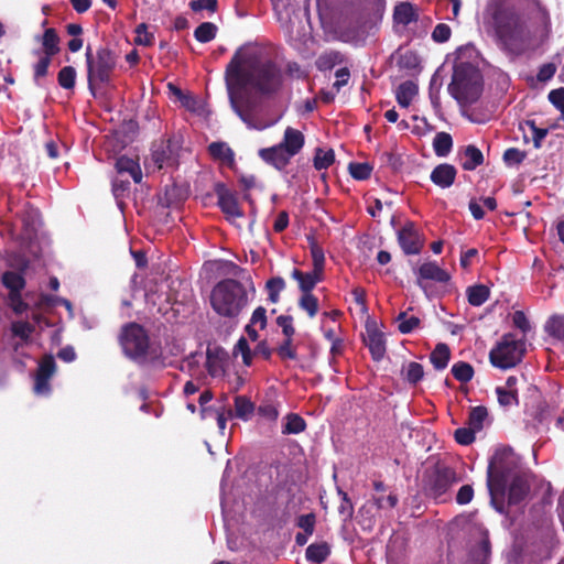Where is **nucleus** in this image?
<instances>
[{
    "mask_svg": "<svg viewBox=\"0 0 564 564\" xmlns=\"http://www.w3.org/2000/svg\"><path fill=\"white\" fill-rule=\"evenodd\" d=\"M349 174L357 181H366L370 178L372 166L368 163L351 162L348 165Z\"/></svg>",
    "mask_w": 564,
    "mask_h": 564,
    "instance_id": "8fccbe9b",
    "label": "nucleus"
},
{
    "mask_svg": "<svg viewBox=\"0 0 564 564\" xmlns=\"http://www.w3.org/2000/svg\"><path fill=\"white\" fill-rule=\"evenodd\" d=\"M29 265L30 261L25 257H19L14 265L17 270H8L2 273L1 283L9 291L8 294L22 293L26 285L24 274Z\"/></svg>",
    "mask_w": 564,
    "mask_h": 564,
    "instance_id": "ddd939ff",
    "label": "nucleus"
},
{
    "mask_svg": "<svg viewBox=\"0 0 564 564\" xmlns=\"http://www.w3.org/2000/svg\"><path fill=\"white\" fill-rule=\"evenodd\" d=\"M508 490V503L518 505L522 502L530 491V485L522 476L513 477Z\"/></svg>",
    "mask_w": 564,
    "mask_h": 564,
    "instance_id": "5701e85b",
    "label": "nucleus"
},
{
    "mask_svg": "<svg viewBox=\"0 0 564 564\" xmlns=\"http://www.w3.org/2000/svg\"><path fill=\"white\" fill-rule=\"evenodd\" d=\"M265 289L268 300L275 304L280 301V293L285 289V281L281 276H273L267 281Z\"/></svg>",
    "mask_w": 564,
    "mask_h": 564,
    "instance_id": "a18cd8bd",
    "label": "nucleus"
},
{
    "mask_svg": "<svg viewBox=\"0 0 564 564\" xmlns=\"http://www.w3.org/2000/svg\"><path fill=\"white\" fill-rule=\"evenodd\" d=\"M344 62V56L337 51L325 52L321 54L315 64L318 70L326 72L334 68L336 65Z\"/></svg>",
    "mask_w": 564,
    "mask_h": 564,
    "instance_id": "f704fd0d",
    "label": "nucleus"
},
{
    "mask_svg": "<svg viewBox=\"0 0 564 564\" xmlns=\"http://www.w3.org/2000/svg\"><path fill=\"white\" fill-rule=\"evenodd\" d=\"M366 333L367 337L365 338V343L369 348L371 358L375 361H380L383 359L387 351L384 334L378 329L375 322H368L366 324Z\"/></svg>",
    "mask_w": 564,
    "mask_h": 564,
    "instance_id": "dca6fc26",
    "label": "nucleus"
},
{
    "mask_svg": "<svg viewBox=\"0 0 564 564\" xmlns=\"http://www.w3.org/2000/svg\"><path fill=\"white\" fill-rule=\"evenodd\" d=\"M403 379L411 386H416L424 377V368L416 361L409 362L402 369Z\"/></svg>",
    "mask_w": 564,
    "mask_h": 564,
    "instance_id": "58836bf2",
    "label": "nucleus"
},
{
    "mask_svg": "<svg viewBox=\"0 0 564 564\" xmlns=\"http://www.w3.org/2000/svg\"><path fill=\"white\" fill-rule=\"evenodd\" d=\"M451 359V349L447 344L438 343L430 354V361L435 370H444Z\"/></svg>",
    "mask_w": 564,
    "mask_h": 564,
    "instance_id": "c756f323",
    "label": "nucleus"
},
{
    "mask_svg": "<svg viewBox=\"0 0 564 564\" xmlns=\"http://www.w3.org/2000/svg\"><path fill=\"white\" fill-rule=\"evenodd\" d=\"M518 458L509 448L496 451L487 468V487H494L498 494L507 488L508 481L517 474Z\"/></svg>",
    "mask_w": 564,
    "mask_h": 564,
    "instance_id": "6e6552de",
    "label": "nucleus"
},
{
    "mask_svg": "<svg viewBox=\"0 0 564 564\" xmlns=\"http://www.w3.org/2000/svg\"><path fill=\"white\" fill-rule=\"evenodd\" d=\"M419 20V14L415 7L409 2H400L394 7L393 21L398 24L409 25Z\"/></svg>",
    "mask_w": 564,
    "mask_h": 564,
    "instance_id": "393cba45",
    "label": "nucleus"
},
{
    "mask_svg": "<svg viewBox=\"0 0 564 564\" xmlns=\"http://www.w3.org/2000/svg\"><path fill=\"white\" fill-rule=\"evenodd\" d=\"M34 329V326L29 322L17 321L11 324L12 335L19 337L24 343L30 340Z\"/></svg>",
    "mask_w": 564,
    "mask_h": 564,
    "instance_id": "09e8293b",
    "label": "nucleus"
},
{
    "mask_svg": "<svg viewBox=\"0 0 564 564\" xmlns=\"http://www.w3.org/2000/svg\"><path fill=\"white\" fill-rule=\"evenodd\" d=\"M59 41V36L54 28L46 29L41 37L42 54L51 57L58 54L61 51Z\"/></svg>",
    "mask_w": 564,
    "mask_h": 564,
    "instance_id": "7c9ffc66",
    "label": "nucleus"
},
{
    "mask_svg": "<svg viewBox=\"0 0 564 564\" xmlns=\"http://www.w3.org/2000/svg\"><path fill=\"white\" fill-rule=\"evenodd\" d=\"M452 34L451 28L445 23H438L432 32V39L436 43H445Z\"/></svg>",
    "mask_w": 564,
    "mask_h": 564,
    "instance_id": "338daca9",
    "label": "nucleus"
},
{
    "mask_svg": "<svg viewBox=\"0 0 564 564\" xmlns=\"http://www.w3.org/2000/svg\"><path fill=\"white\" fill-rule=\"evenodd\" d=\"M8 305L17 315H21L29 310V304L22 299V293L8 294Z\"/></svg>",
    "mask_w": 564,
    "mask_h": 564,
    "instance_id": "6e6d98bb",
    "label": "nucleus"
},
{
    "mask_svg": "<svg viewBox=\"0 0 564 564\" xmlns=\"http://www.w3.org/2000/svg\"><path fill=\"white\" fill-rule=\"evenodd\" d=\"M214 192L217 196V205L226 215L227 219L243 217V212L239 206L237 194L230 191L225 183H216Z\"/></svg>",
    "mask_w": 564,
    "mask_h": 564,
    "instance_id": "f8f14e48",
    "label": "nucleus"
},
{
    "mask_svg": "<svg viewBox=\"0 0 564 564\" xmlns=\"http://www.w3.org/2000/svg\"><path fill=\"white\" fill-rule=\"evenodd\" d=\"M453 148V139L447 132H437L433 140V150L438 158L446 156Z\"/></svg>",
    "mask_w": 564,
    "mask_h": 564,
    "instance_id": "c9c22d12",
    "label": "nucleus"
},
{
    "mask_svg": "<svg viewBox=\"0 0 564 564\" xmlns=\"http://www.w3.org/2000/svg\"><path fill=\"white\" fill-rule=\"evenodd\" d=\"M476 432L477 431H475L470 426L459 427L455 431L454 438L458 444L467 446V445H470L475 441Z\"/></svg>",
    "mask_w": 564,
    "mask_h": 564,
    "instance_id": "13d9d810",
    "label": "nucleus"
},
{
    "mask_svg": "<svg viewBox=\"0 0 564 564\" xmlns=\"http://www.w3.org/2000/svg\"><path fill=\"white\" fill-rule=\"evenodd\" d=\"M525 159V153L517 148H509L503 153V161L507 165H518Z\"/></svg>",
    "mask_w": 564,
    "mask_h": 564,
    "instance_id": "e2e57ef3",
    "label": "nucleus"
},
{
    "mask_svg": "<svg viewBox=\"0 0 564 564\" xmlns=\"http://www.w3.org/2000/svg\"><path fill=\"white\" fill-rule=\"evenodd\" d=\"M217 26L212 22L200 23L194 31V37L200 43H208L216 37Z\"/></svg>",
    "mask_w": 564,
    "mask_h": 564,
    "instance_id": "49530a36",
    "label": "nucleus"
},
{
    "mask_svg": "<svg viewBox=\"0 0 564 564\" xmlns=\"http://www.w3.org/2000/svg\"><path fill=\"white\" fill-rule=\"evenodd\" d=\"M135 33V44L143 46H150L153 44L154 35L148 32V25L145 23H140L139 25H137Z\"/></svg>",
    "mask_w": 564,
    "mask_h": 564,
    "instance_id": "4d7b16f0",
    "label": "nucleus"
},
{
    "mask_svg": "<svg viewBox=\"0 0 564 564\" xmlns=\"http://www.w3.org/2000/svg\"><path fill=\"white\" fill-rule=\"evenodd\" d=\"M258 154L265 163L274 166L279 171L283 170L292 159L280 143L270 148L260 149Z\"/></svg>",
    "mask_w": 564,
    "mask_h": 564,
    "instance_id": "f3484780",
    "label": "nucleus"
},
{
    "mask_svg": "<svg viewBox=\"0 0 564 564\" xmlns=\"http://www.w3.org/2000/svg\"><path fill=\"white\" fill-rule=\"evenodd\" d=\"M88 89L95 96L96 86L108 84L117 65L116 53L108 46H99L96 51L87 45L85 52Z\"/></svg>",
    "mask_w": 564,
    "mask_h": 564,
    "instance_id": "423d86ee",
    "label": "nucleus"
},
{
    "mask_svg": "<svg viewBox=\"0 0 564 564\" xmlns=\"http://www.w3.org/2000/svg\"><path fill=\"white\" fill-rule=\"evenodd\" d=\"M116 169L119 174L128 173L134 183L142 181V171L139 163L128 156H120L116 161Z\"/></svg>",
    "mask_w": 564,
    "mask_h": 564,
    "instance_id": "bb28decb",
    "label": "nucleus"
},
{
    "mask_svg": "<svg viewBox=\"0 0 564 564\" xmlns=\"http://www.w3.org/2000/svg\"><path fill=\"white\" fill-rule=\"evenodd\" d=\"M491 553V544L489 536L486 533L480 542L470 551V557L475 564H488V558Z\"/></svg>",
    "mask_w": 564,
    "mask_h": 564,
    "instance_id": "72a5a7b5",
    "label": "nucleus"
},
{
    "mask_svg": "<svg viewBox=\"0 0 564 564\" xmlns=\"http://www.w3.org/2000/svg\"><path fill=\"white\" fill-rule=\"evenodd\" d=\"M226 72L235 77L238 87H250L264 98L275 96L283 86V74L278 64L271 59H262L258 54L240 57L239 52H236Z\"/></svg>",
    "mask_w": 564,
    "mask_h": 564,
    "instance_id": "f257e3e1",
    "label": "nucleus"
},
{
    "mask_svg": "<svg viewBox=\"0 0 564 564\" xmlns=\"http://www.w3.org/2000/svg\"><path fill=\"white\" fill-rule=\"evenodd\" d=\"M466 295L471 306H480L488 301L490 289L485 284L470 285L466 290Z\"/></svg>",
    "mask_w": 564,
    "mask_h": 564,
    "instance_id": "473e14b6",
    "label": "nucleus"
},
{
    "mask_svg": "<svg viewBox=\"0 0 564 564\" xmlns=\"http://www.w3.org/2000/svg\"><path fill=\"white\" fill-rule=\"evenodd\" d=\"M397 238L402 251L408 256L419 254L423 249L424 240L412 221L405 223V225L398 231Z\"/></svg>",
    "mask_w": 564,
    "mask_h": 564,
    "instance_id": "4468645a",
    "label": "nucleus"
},
{
    "mask_svg": "<svg viewBox=\"0 0 564 564\" xmlns=\"http://www.w3.org/2000/svg\"><path fill=\"white\" fill-rule=\"evenodd\" d=\"M188 6L194 12L207 10L210 13H214L218 9V1L217 0H192Z\"/></svg>",
    "mask_w": 564,
    "mask_h": 564,
    "instance_id": "69168bd1",
    "label": "nucleus"
},
{
    "mask_svg": "<svg viewBox=\"0 0 564 564\" xmlns=\"http://www.w3.org/2000/svg\"><path fill=\"white\" fill-rule=\"evenodd\" d=\"M456 174L457 170L454 165L442 163L433 169L430 178L436 186L448 188L454 184Z\"/></svg>",
    "mask_w": 564,
    "mask_h": 564,
    "instance_id": "aec40b11",
    "label": "nucleus"
},
{
    "mask_svg": "<svg viewBox=\"0 0 564 564\" xmlns=\"http://www.w3.org/2000/svg\"><path fill=\"white\" fill-rule=\"evenodd\" d=\"M457 481L458 478L455 469L444 465H436L432 471L425 475L424 490L429 496L438 499Z\"/></svg>",
    "mask_w": 564,
    "mask_h": 564,
    "instance_id": "9d476101",
    "label": "nucleus"
},
{
    "mask_svg": "<svg viewBox=\"0 0 564 564\" xmlns=\"http://www.w3.org/2000/svg\"><path fill=\"white\" fill-rule=\"evenodd\" d=\"M417 85L412 80L401 83L397 89L395 98L402 108H408L413 98L417 95Z\"/></svg>",
    "mask_w": 564,
    "mask_h": 564,
    "instance_id": "c85d7f7f",
    "label": "nucleus"
},
{
    "mask_svg": "<svg viewBox=\"0 0 564 564\" xmlns=\"http://www.w3.org/2000/svg\"><path fill=\"white\" fill-rule=\"evenodd\" d=\"M56 362L52 355H45L39 362L34 378V392L41 395H47L51 392L50 380L55 373Z\"/></svg>",
    "mask_w": 564,
    "mask_h": 564,
    "instance_id": "2eb2a0df",
    "label": "nucleus"
},
{
    "mask_svg": "<svg viewBox=\"0 0 564 564\" xmlns=\"http://www.w3.org/2000/svg\"><path fill=\"white\" fill-rule=\"evenodd\" d=\"M474 373L475 371L473 366L466 361H458L452 367L453 377L462 383L469 382L473 379Z\"/></svg>",
    "mask_w": 564,
    "mask_h": 564,
    "instance_id": "c03bdc74",
    "label": "nucleus"
},
{
    "mask_svg": "<svg viewBox=\"0 0 564 564\" xmlns=\"http://www.w3.org/2000/svg\"><path fill=\"white\" fill-rule=\"evenodd\" d=\"M496 393L499 404L503 408L519 404L518 391L505 390L502 387H497Z\"/></svg>",
    "mask_w": 564,
    "mask_h": 564,
    "instance_id": "603ef678",
    "label": "nucleus"
},
{
    "mask_svg": "<svg viewBox=\"0 0 564 564\" xmlns=\"http://www.w3.org/2000/svg\"><path fill=\"white\" fill-rule=\"evenodd\" d=\"M306 429L305 420L296 413H289L285 416V424L282 429V434H299Z\"/></svg>",
    "mask_w": 564,
    "mask_h": 564,
    "instance_id": "ea45409f",
    "label": "nucleus"
},
{
    "mask_svg": "<svg viewBox=\"0 0 564 564\" xmlns=\"http://www.w3.org/2000/svg\"><path fill=\"white\" fill-rule=\"evenodd\" d=\"M225 77L228 97L234 112L249 129L263 130L267 128L265 124L261 123L256 118V112L260 107L259 98L249 94L246 90L247 87H238L235 84V77L229 76L227 72Z\"/></svg>",
    "mask_w": 564,
    "mask_h": 564,
    "instance_id": "0eeeda50",
    "label": "nucleus"
},
{
    "mask_svg": "<svg viewBox=\"0 0 564 564\" xmlns=\"http://www.w3.org/2000/svg\"><path fill=\"white\" fill-rule=\"evenodd\" d=\"M330 554V546L327 542L312 543L306 547L305 557L307 562L322 564Z\"/></svg>",
    "mask_w": 564,
    "mask_h": 564,
    "instance_id": "cd10ccee",
    "label": "nucleus"
},
{
    "mask_svg": "<svg viewBox=\"0 0 564 564\" xmlns=\"http://www.w3.org/2000/svg\"><path fill=\"white\" fill-rule=\"evenodd\" d=\"M482 75L475 65L469 62L454 65L448 93L457 102L462 105L476 102L482 94Z\"/></svg>",
    "mask_w": 564,
    "mask_h": 564,
    "instance_id": "39448f33",
    "label": "nucleus"
},
{
    "mask_svg": "<svg viewBox=\"0 0 564 564\" xmlns=\"http://www.w3.org/2000/svg\"><path fill=\"white\" fill-rule=\"evenodd\" d=\"M234 401L235 410L227 409L228 416L248 421L256 410L254 403L246 395H236Z\"/></svg>",
    "mask_w": 564,
    "mask_h": 564,
    "instance_id": "b1692460",
    "label": "nucleus"
},
{
    "mask_svg": "<svg viewBox=\"0 0 564 564\" xmlns=\"http://www.w3.org/2000/svg\"><path fill=\"white\" fill-rule=\"evenodd\" d=\"M235 354H241L242 362L246 366H250L252 364V351L249 347L248 340L245 337H240L235 345Z\"/></svg>",
    "mask_w": 564,
    "mask_h": 564,
    "instance_id": "bf43d9fd",
    "label": "nucleus"
},
{
    "mask_svg": "<svg viewBox=\"0 0 564 564\" xmlns=\"http://www.w3.org/2000/svg\"><path fill=\"white\" fill-rule=\"evenodd\" d=\"M488 419V410L484 405L474 406L468 414V426L479 432L484 429L485 421Z\"/></svg>",
    "mask_w": 564,
    "mask_h": 564,
    "instance_id": "e433bc0d",
    "label": "nucleus"
},
{
    "mask_svg": "<svg viewBox=\"0 0 564 564\" xmlns=\"http://www.w3.org/2000/svg\"><path fill=\"white\" fill-rule=\"evenodd\" d=\"M451 279V275L441 267L437 265L436 262H424L417 269V284L422 285V280H431L438 283H446Z\"/></svg>",
    "mask_w": 564,
    "mask_h": 564,
    "instance_id": "6ab92c4d",
    "label": "nucleus"
},
{
    "mask_svg": "<svg viewBox=\"0 0 564 564\" xmlns=\"http://www.w3.org/2000/svg\"><path fill=\"white\" fill-rule=\"evenodd\" d=\"M291 276L297 281L302 294H313L312 291L316 284L323 280L322 273H316L314 270L312 272H303L296 268L293 269Z\"/></svg>",
    "mask_w": 564,
    "mask_h": 564,
    "instance_id": "4be33fe9",
    "label": "nucleus"
},
{
    "mask_svg": "<svg viewBox=\"0 0 564 564\" xmlns=\"http://www.w3.org/2000/svg\"><path fill=\"white\" fill-rule=\"evenodd\" d=\"M497 45L511 55L523 54L536 36L521 13L512 7L498 6L492 14Z\"/></svg>",
    "mask_w": 564,
    "mask_h": 564,
    "instance_id": "f03ea898",
    "label": "nucleus"
},
{
    "mask_svg": "<svg viewBox=\"0 0 564 564\" xmlns=\"http://www.w3.org/2000/svg\"><path fill=\"white\" fill-rule=\"evenodd\" d=\"M180 141L174 137L162 138L152 143L151 158L158 169L177 163Z\"/></svg>",
    "mask_w": 564,
    "mask_h": 564,
    "instance_id": "9b49d317",
    "label": "nucleus"
},
{
    "mask_svg": "<svg viewBox=\"0 0 564 564\" xmlns=\"http://www.w3.org/2000/svg\"><path fill=\"white\" fill-rule=\"evenodd\" d=\"M506 490H507V488H503L502 492L498 494L494 490V487H488V491L490 495V503L501 514L506 513V507H505Z\"/></svg>",
    "mask_w": 564,
    "mask_h": 564,
    "instance_id": "0e129e2a",
    "label": "nucleus"
},
{
    "mask_svg": "<svg viewBox=\"0 0 564 564\" xmlns=\"http://www.w3.org/2000/svg\"><path fill=\"white\" fill-rule=\"evenodd\" d=\"M52 58L51 56L42 54L39 61L33 65V79L36 85H40V80L47 75Z\"/></svg>",
    "mask_w": 564,
    "mask_h": 564,
    "instance_id": "3c124183",
    "label": "nucleus"
},
{
    "mask_svg": "<svg viewBox=\"0 0 564 564\" xmlns=\"http://www.w3.org/2000/svg\"><path fill=\"white\" fill-rule=\"evenodd\" d=\"M316 524V516L311 512L306 514H301L296 520V525L303 530L304 533L312 535L315 530Z\"/></svg>",
    "mask_w": 564,
    "mask_h": 564,
    "instance_id": "052dcab7",
    "label": "nucleus"
},
{
    "mask_svg": "<svg viewBox=\"0 0 564 564\" xmlns=\"http://www.w3.org/2000/svg\"><path fill=\"white\" fill-rule=\"evenodd\" d=\"M465 160L462 167L465 171H474L484 163L482 152L474 144H469L464 150Z\"/></svg>",
    "mask_w": 564,
    "mask_h": 564,
    "instance_id": "2f4dec72",
    "label": "nucleus"
},
{
    "mask_svg": "<svg viewBox=\"0 0 564 564\" xmlns=\"http://www.w3.org/2000/svg\"><path fill=\"white\" fill-rule=\"evenodd\" d=\"M228 355L221 347L207 348L206 369L212 377H220L225 373Z\"/></svg>",
    "mask_w": 564,
    "mask_h": 564,
    "instance_id": "a211bd4d",
    "label": "nucleus"
},
{
    "mask_svg": "<svg viewBox=\"0 0 564 564\" xmlns=\"http://www.w3.org/2000/svg\"><path fill=\"white\" fill-rule=\"evenodd\" d=\"M544 329L550 336L564 340V315H552L547 319Z\"/></svg>",
    "mask_w": 564,
    "mask_h": 564,
    "instance_id": "a19ab883",
    "label": "nucleus"
},
{
    "mask_svg": "<svg viewBox=\"0 0 564 564\" xmlns=\"http://www.w3.org/2000/svg\"><path fill=\"white\" fill-rule=\"evenodd\" d=\"M305 138L304 134L292 127H288L284 130L283 140L280 144L285 149L292 158L296 155L304 147Z\"/></svg>",
    "mask_w": 564,
    "mask_h": 564,
    "instance_id": "412c9836",
    "label": "nucleus"
},
{
    "mask_svg": "<svg viewBox=\"0 0 564 564\" xmlns=\"http://www.w3.org/2000/svg\"><path fill=\"white\" fill-rule=\"evenodd\" d=\"M57 83L64 89H73L76 84V69L73 66H64L57 74Z\"/></svg>",
    "mask_w": 564,
    "mask_h": 564,
    "instance_id": "de8ad7c7",
    "label": "nucleus"
},
{
    "mask_svg": "<svg viewBox=\"0 0 564 564\" xmlns=\"http://www.w3.org/2000/svg\"><path fill=\"white\" fill-rule=\"evenodd\" d=\"M311 257L313 260V270L316 273L324 274L325 256L323 248L317 243L314 237H308Z\"/></svg>",
    "mask_w": 564,
    "mask_h": 564,
    "instance_id": "4c0bfd02",
    "label": "nucleus"
},
{
    "mask_svg": "<svg viewBox=\"0 0 564 564\" xmlns=\"http://www.w3.org/2000/svg\"><path fill=\"white\" fill-rule=\"evenodd\" d=\"M276 354L283 360L297 358L296 349L293 346V337H285L280 346L276 348Z\"/></svg>",
    "mask_w": 564,
    "mask_h": 564,
    "instance_id": "5fc2aeb1",
    "label": "nucleus"
},
{
    "mask_svg": "<svg viewBox=\"0 0 564 564\" xmlns=\"http://www.w3.org/2000/svg\"><path fill=\"white\" fill-rule=\"evenodd\" d=\"M335 161V152L333 149L324 151L321 148L315 150V155L313 159V165L317 171L328 169Z\"/></svg>",
    "mask_w": 564,
    "mask_h": 564,
    "instance_id": "37998d69",
    "label": "nucleus"
},
{
    "mask_svg": "<svg viewBox=\"0 0 564 564\" xmlns=\"http://www.w3.org/2000/svg\"><path fill=\"white\" fill-rule=\"evenodd\" d=\"M118 341L123 355L138 365H155L163 361L161 347L154 346L147 329L135 322L121 327Z\"/></svg>",
    "mask_w": 564,
    "mask_h": 564,
    "instance_id": "7ed1b4c3",
    "label": "nucleus"
},
{
    "mask_svg": "<svg viewBox=\"0 0 564 564\" xmlns=\"http://www.w3.org/2000/svg\"><path fill=\"white\" fill-rule=\"evenodd\" d=\"M208 153L215 160L224 162L230 169L236 165L235 153L225 142H212L208 145Z\"/></svg>",
    "mask_w": 564,
    "mask_h": 564,
    "instance_id": "a878e982",
    "label": "nucleus"
},
{
    "mask_svg": "<svg viewBox=\"0 0 564 564\" xmlns=\"http://www.w3.org/2000/svg\"><path fill=\"white\" fill-rule=\"evenodd\" d=\"M550 102L564 115V88L553 89L549 93Z\"/></svg>",
    "mask_w": 564,
    "mask_h": 564,
    "instance_id": "774afa93",
    "label": "nucleus"
},
{
    "mask_svg": "<svg viewBox=\"0 0 564 564\" xmlns=\"http://www.w3.org/2000/svg\"><path fill=\"white\" fill-rule=\"evenodd\" d=\"M525 352L524 341L517 339L511 333L505 334L501 340L489 352L494 367L509 369L521 362Z\"/></svg>",
    "mask_w": 564,
    "mask_h": 564,
    "instance_id": "1a4fd4ad",
    "label": "nucleus"
},
{
    "mask_svg": "<svg viewBox=\"0 0 564 564\" xmlns=\"http://www.w3.org/2000/svg\"><path fill=\"white\" fill-rule=\"evenodd\" d=\"M299 306L313 318L318 312V299L314 294H302L299 300Z\"/></svg>",
    "mask_w": 564,
    "mask_h": 564,
    "instance_id": "864d4df0",
    "label": "nucleus"
},
{
    "mask_svg": "<svg viewBox=\"0 0 564 564\" xmlns=\"http://www.w3.org/2000/svg\"><path fill=\"white\" fill-rule=\"evenodd\" d=\"M248 304V293L241 282L224 279L212 290L210 305L223 317L235 319Z\"/></svg>",
    "mask_w": 564,
    "mask_h": 564,
    "instance_id": "20e7f679",
    "label": "nucleus"
},
{
    "mask_svg": "<svg viewBox=\"0 0 564 564\" xmlns=\"http://www.w3.org/2000/svg\"><path fill=\"white\" fill-rule=\"evenodd\" d=\"M395 322H398V330L401 334L412 333L420 326L421 323L419 317L414 315L409 316L406 312H400L395 318Z\"/></svg>",
    "mask_w": 564,
    "mask_h": 564,
    "instance_id": "79ce46f5",
    "label": "nucleus"
},
{
    "mask_svg": "<svg viewBox=\"0 0 564 564\" xmlns=\"http://www.w3.org/2000/svg\"><path fill=\"white\" fill-rule=\"evenodd\" d=\"M338 494L341 497V502L338 507V512L341 514L345 520L351 519L354 516V505L348 497L347 492L343 491L341 489H338Z\"/></svg>",
    "mask_w": 564,
    "mask_h": 564,
    "instance_id": "680f3d73",
    "label": "nucleus"
}]
</instances>
